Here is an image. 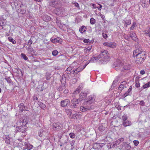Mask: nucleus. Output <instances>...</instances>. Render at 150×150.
Listing matches in <instances>:
<instances>
[{"label":"nucleus","instance_id":"2","mask_svg":"<svg viewBox=\"0 0 150 150\" xmlns=\"http://www.w3.org/2000/svg\"><path fill=\"white\" fill-rule=\"evenodd\" d=\"M81 101L80 99L73 98L71 100L70 107L75 112H78L79 110V105Z\"/></svg>","mask_w":150,"mask_h":150},{"label":"nucleus","instance_id":"24","mask_svg":"<svg viewBox=\"0 0 150 150\" xmlns=\"http://www.w3.org/2000/svg\"><path fill=\"white\" fill-rule=\"evenodd\" d=\"M124 139L123 138H121L117 140V142L119 144L122 142L123 141Z\"/></svg>","mask_w":150,"mask_h":150},{"label":"nucleus","instance_id":"43","mask_svg":"<svg viewBox=\"0 0 150 150\" xmlns=\"http://www.w3.org/2000/svg\"><path fill=\"white\" fill-rule=\"evenodd\" d=\"M133 142L134 143V145L135 146H137L139 143L138 141L137 140H134L133 141Z\"/></svg>","mask_w":150,"mask_h":150},{"label":"nucleus","instance_id":"4","mask_svg":"<svg viewBox=\"0 0 150 150\" xmlns=\"http://www.w3.org/2000/svg\"><path fill=\"white\" fill-rule=\"evenodd\" d=\"M100 55L102 56L103 58L105 59V61L108 60L110 58L109 53L107 50H104L100 54Z\"/></svg>","mask_w":150,"mask_h":150},{"label":"nucleus","instance_id":"1","mask_svg":"<svg viewBox=\"0 0 150 150\" xmlns=\"http://www.w3.org/2000/svg\"><path fill=\"white\" fill-rule=\"evenodd\" d=\"M145 55V52L140 47L134 51L133 56L136 57V62L137 64H140L143 63L146 58Z\"/></svg>","mask_w":150,"mask_h":150},{"label":"nucleus","instance_id":"6","mask_svg":"<svg viewBox=\"0 0 150 150\" xmlns=\"http://www.w3.org/2000/svg\"><path fill=\"white\" fill-rule=\"evenodd\" d=\"M95 100V98L93 96H89L88 97L87 99L86 100V103L87 104H91L93 103Z\"/></svg>","mask_w":150,"mask_h":150},{"label":"nucleus","instance_id":"34","mask_svg":"<svg viewBox=\"0 0 150 150\" xmlns=\"http://www.w3.org/2000/svg\"><path fill=\"white\" fill-rule=\"evenodd\" d=\"M122 118L123 122L126 121L127 120V117L126 115H124L122 116Z\"/></svg>","mask_w":150,"mask_h":150},{"label":"nucleus","instance_id":"9","mask_svg":"<svg viewBox=\"0 0 150 150\" xmlns=\"http://www.w3.org/2000/svg\"><path fill=\"white\" fill-rule=\"evenodd\" d=\"M70 100L68 99H66L65 100H62L61 102V105L62 107H66L67 105L70 103Z\"/></svg>","mask_w":150,"mask_h":150},{"label":"nucleus","instance_id":"64","mask_svg":"<svg viewBox=\"0 0 150 150\" xmlns=\"http://www.w3.org/2000/svg\"><path fill=\"white\" fill-rule=\"evenodd\" d=\"M92 6L94 8H96V5L95 4H93L92 5Z\"/></svg>","mask_w":150,"mask_h":150},{"label":"nucleus","instance_id":"19","mask_svg":"<svg viewBox=\"0 0 150 150\" xmlns=\"http://www.w3.org/2000/svg\"><path fill=\"white\" fill-rule=\"evenodd\" d=\"M125 23L124 25V26L125 27H126L127 25H129L131 23V20L130 19L127 20L125 21Z\"/></svg>","mask_w":150,"mask_h":150},{"label":"nucleus","instance_id":"15","mask_svg":"<svg viewBox=\"0 0 150 150\" xmlns=\"http://www.w3.org/2000/svg\"><path fill=\"white\" fill-rule=\"evenodd\" d=\"M132 87L131 86H130V88L128 89L127 91V92L125 93L123 96H124V97H126L128 95H129L130 94H131V91H132Z\"/></svg>","mask_w":150,"mask_h":150},{"label":"nucleus","instance_id":"48","mask_svg":"<svg viewBox=\"0 0 150 150\" xmlns=\"http://www.w3.org/2000/svg\"><path fill=\"white\" fill-rule=\"evenodd\" d=\"M102 36L103 38H104L105 39L107 38L108 37L107 35L104 33H102Z\"/></svg>","mask_w":150,"mask_h":150},{"label":"nucleus","instance_id":"3","mask_svg":"<svg viewBox=\"0 0 150 150\" xmlns=\"http://www.w3.org/2000/svg\"><path fill=\"white\" fill-rule=\"evenodd\" d=\"M122 64L121 61L119 59L117 60L114 63L115 68L116 71H118L121 68Z\"/></svg>","mask_w":150,"mask_h":150},{"label":"nucleus","instance_id":"33","mask_svg":"<svg viewBox=\"0 0 150 150\" xmlns=\"http://www.w3.org/2000/svg\"><path fill=\"white\" fill-rule=\"evenodd\" d=\"M145 33L147 35L150 37V28H149L148 30H146L144 31Z\"/></svg>","mask_w":150,"mask_h":150},{"label":"nucleus","instance_id":"62","mask_svg":"<svg viewBox=\"0 0 150 150\" xmlns=\"http://www.w3.org/2000/svg\"><path fill=\"white\" fill-rule=\"evenodd\" d=\"M86 65H84L83 67V68H82L81 69V71H82L86 67Z\"/></svg>","mask_w":150,"mask_h":150},{"label":"nucleus","instance_id":"44","mask_svg":"<svg viewBox=\"0 0 150 150\" xmlns=\"http://www.w3.org/2000/svg\"><path fill=\"white\" fill-rule=\"evenodd\" d=\"M27 50L29 51L30 52H32L33 51V48H32L30 47H28L27 48Z\"/></svg>","mask_w":150,"mask_h":150},{"label":"nucleus","instance_id":"21","mask_svg":"<svg viewBox=\"0 0 150 150\" xmlns=\"http://www.w3.org/2000/svg\"><path fill=\"white\" fill-rule=\"evenodd\" d=\"M8 39L10 42H12L13 44H16V41L14 40L11 37H8Z\"/></svg>","mask_w":150,"mask_h":150},{"label":"nucleus","instance_id":"27","mask_svg":"<svg viewBox=\"0 0 150 150\" xmlns=\"http://www.w3.org/2000/svg\"><path fill=\"white\" fill-rule=\"evenodd\" d=\"M97 58L98 57H93L91 58V61L92 62H95L98 60V59Z\"/></svg>","mask_w":150,"mask_h":150},{"label":"nucleus","instance_id":"53","mask_svg":"<svg viewBox=\"0 0 150 150\" xmlns=\"http://www.w3.org/2000/svg\"><path fill=\"white\" fill-rule=\"evenodd\" d=\"M44 87L43 86H41V88L40 87L38 88L39 91H42L43 90Z\"/></svg>","mask_w":150,"mask_h":150},{"label":"nucleus","instance_id":"26","mask_svg":"<svg viewBox=\"0 0 150 150\" xmlns=\"http://www.w3.org/2000/svg\"><path fill=\"white\" fill-rule=\"evenodd\" d=\"M119 145V144H118V143L117 142V141L115 142H114L112 144H111L110 145V146L112 147H115V146H117Z\"/></svg>","mask_w":150,"mask_h":150},{"label":"nucleus","instance_id":"28","mask_svg":"<svg viewBox=\"0 0 150 150\" xmlns=\"http://www.w3.org/2000/svg\"><path fill=\"white\" fill-rule=\"evenodd\" d=\"M124 145L126 147V149H127V150H129L131 148V146L128 144L124 143Z\"/></svg>","mask_w":150,"mask_h":150},{"label":"nucleus","instance_id":"31","mask_svg":"<svg viewBox=\"0 0 150 150\" xmlns=\"http://www.w3.org/2000/svg\"><path fill=\"white\" fill-rule=\"evenodd\" d=\"M58 52L56 50H55L52 51V54L54 56H56L58 54Z\"/></svg>","mask_w":150,"mask_h":150},{"label":"nucleus","instance_id":"56","mask_svg":"<svg viewBox=\"0 0 150 150\" xmlns=\"http://www.w3.org/2000/svg\"><path fill=\"white\" fill-rule=\"evenodd\" d=\"M98 57V59L99 60L100 58L103 57L102 56H100V54H99L97 57Z\"/></svg>","mask_w":150,"mask_h":150},{"label":"nucleus","instance_id":"5","mask_svg":"<svg viewBox=\"0 0 150 150\" xmlns=\"http://www.w3.org/2000/svg\"><path fill=\"white\" fill-rule=\"evenodd\" d=\"M59 122L54 123L53 125V128L54 130L59 131L62 128V126Z\"/></svg>","mask_w":150,"mask_h":150},{"label":"nucleus","instance_id":"40","mask_svg":"<svg viewBox=\"0 0 150 150\" xmlns=\"http://www.w3.org/2000/svg\"><path fill=\"white\" fill-rule=\"evenodd\" d=\"M72 69L71 67H69L67 69H66V71H69L70 72V73H67V74H69L70 73H71V72H70V71L72 70Z\"/></svg>","mask_w":150,"mask_h":150},{"label":"nucleus","instance_id":"54","mask_svg":"<svg viewBox=\"0 0 150 150\" xmlns=\"http://www.w3.org/2000/svg\"><path fill=\"white\" fill-rule=\"evenodd\" d=\"M140 73L142 75H143L145 73V72L144 70H141L140 72Z\"/></svg>","mask_w":150,"mask_h":150},{"label":"nucleus","instance_id":"61","mask_svg":"<svg viewBox=\"0 0 150 150\" xmlns=\"http://www.w3.org/2000/svg\"><path fill=\"white\" fill-rule=\"evenodd\" d=\"M25 10H23L22 11H21V13H25Z\"/></svg>","mask_w":150,"mask_h":150},{"label":"nucleus","instance_id":"37","mask_svg":"<svg viewBox=\"0 0 150 150\" xmlns=\"http://www.w3.org/2000/svg\"><path fill=\"white\" fill-rule=\"evenodd\" d=\"M21 55L22 56L23 58L25 60H27L28 59V58L26 57V55L23 53L21 54Z\"/></svg>","mask_w":150,"mask_h":150},{"label":"nucleus","instance_id":"16","mask_svg":"<svg viewBox=\"0 0 150 150\" xmlns=\"http://www.w3.org/2000/svg\"><path fill=\"white\" fill-rule=\"evenodd\" d=\"M4 139H5L6 143L7 144H9L10 143V141L9 139V137L8 136L5 135L3 137Z\"/></svg>","mask_w":150,"mask_h":150},{"label":"nucleus","instance_id":"14","mask_svg":"<svg viewBox=\"0 0 150 150\" xmlns=\"http://www.w3.org/2000/svg\"><path fill=\"white\" fill-rule=\"evenodd\" d=\"M129 37L134 41L136 40L137 38L136 34L134 33L132 31L130 32Z\"/></svg>","mask_w":150,"mask_h":150},{"label":"nucleus","instance_id":"8","mask_svg":"<svg viewBox=\"0 0 150 150\" xmlns=\"http://www.w3.org/2000/svg\"><path fill=\"white\" fill-rule=\"evenodd\" d=\"M103 45L105 46L112 48H114L116 47V44L115 42H106L103 43Z\"/></svg>","mask_w":150,"mask_h":150},{"label":"nucleus","instance_id":"13","mask_svg":"<svg viewBox=\"0 0 150 150\" xmlns=\"http://www.w3.org/2000/svg\"><path fill=\"white\" fill-rule=\"evenodd\" d=\"M87 95V93H86L81 92L80 94L79 97V99H81V101L83 98H85Z\"/></svg>","mask_w":150,"mask_h":150},{"label":"nucleus","instance_id":"51","mask_svg":"<svg viewBox=\"0 0 150 150\" xmlns=\"http://www.w3.org/2000/svg\"><path fill=\"white\" fill-rule=\"evenodd\" d=\"M40 107H41L42 108L44 109L45 108L46 106L45 105H44L43 103H42V104H40Z\"/></svg>","mask_w":150,"mask_h":150},{"label":"nucleus","instance_id":"45","mask_svg":"<svg viewBox=\"0 0 150 150\" xmlns=\"http://www.w3.org/2000/svg\"><path fill=\"white\" fill-rule=\"evenodd\" d=\"M4 23L2 21H0V25L3 28V26L4 25Z\"/></svg>","mask_w":150,"mask_h":150},{"label":"nucleus","instance_id":"25","mask_svg":"<svg viewBox=\"0 0 150 150\" xmlns=\"http://www.w3.org/2000/svg\"><path fill=\"white\" fill-rule=\"evenodd\" d=\"M119 145V144H118V143L117 142V141L115 142H114L112 144H111L110 145V146L112 147H115V146H117Z\"/></svg>","mask_w":150,"mask_h":150},{"label":"nucleus","instance_id":"50","mask_svg":"<svg viewBox=\"0 0 150 150\" xmlns=\"http://www.w3.org/2000/svg\"><path fill=\"white\" fill-rule=\"evenodd\" d=\"M74 6H75L77 7V8L79 7V5L77 3H76V2L74 3Z\"/></svg>","mask_w":150,"mask_h":150},{"label":"nucleus","instance_id":"55","mask_svg":"<svg viewBox=\"0 0 150 150\" xmlns=\"http://www.w3.org/2000/svg\"><path fill=\"white\" fill-rule=\"evenodd\" d=\"M127 83L126 81H124L122 82L121 83V85H123L124 86H125V85H126Z\"/></svg>","mask_w":150,"mask_h":150},{"label":"nucleus","instance_id":"11","mask_svg":"<svg viewBox=\"0 0 150 150\" xmlns=\"http://www.w3.org/2000/svg\"><path fill=\"white\" fill-rule=\"evenodd\" d=\"M51 41L53 43H61L62 42V39L59 38H57L54 39L51 38Z\"/></svg>","mask_w":150,"mask_h":150},{"label":"nucleus","instance_id":"39","mask_svg":"<svg viewBox=\"0 0 150 150\" xmlns=\"http://www.w3.org/2000/svg\"><path fill=\"white\" fill-rule=\"evenodd\" d=\"M125 87V86L123 85H121L119 87V89L121 91H122L124 88Z\"/></svg>","mask_w":150,"mask_h":150},{"label":"nucleus","instance_id":"30","mask_svg":"<svg viewBox=\"0 0 150 150\" xmlns=\"http://www.w3.org/2000/svg\"><path fill=\"white\" fill-rule=\"evenodd\" d=\"M91 46L85 49V52L86 53L88 52L91 50Z\"/></svg>","mask_w":150,"mask_h":150},{"label":"nucleus","instance_id":"17","mask_svg":"<svg viewBox=\"0 0 150 150\" xmlns=\"http://www.w3.org/2000/svg\"><path fill=\"white\" fill-rule=\"evenodd\" d=\"M123 124L124 126L126 127L131 125V122L127 120L126 121L123 122Z\"/></svg>","mask_w":150,"mask_h":150},{"label":"nucleus","instance_id":"18","mask_svg":"<svg viewBox=\"0 0 150 150\" xmlns=\"http://www.w3.org/2000/svg\"><path fill=\"white\" fill-rule=\"evenodd\" d=\"M130 67H131L130 65H125L123 66V68L122 69V70H121V71H123V69L125 70H129L130 69Z\"/></svg>","mask_w":150,"mask_h":150},{"label":"nucleus","instance_id":"29","mask_svg":"<svg viewBox=\"0 0 150 150\" xmlns=\"http://www.w3.org/2000/svg\"><path fill=\"white\" fill-rule=\"evenodd\" d=\"M136 23L135 22H133L132 24V25L131 26L130 29L131 30H133L134 29V27L136 26Z\"/></svg>","mask_w":150,"mask_h":150},{"label":"nucleus","instance_id":"58","mask_svg":"<svg viewBox=\"0 0 150 150\" xmlns=\"http://www.w3.org/2000/svg\"><path fill=\"white\" fill-rule=\"evenodd\" d=\"M23 105H24V104L23 103H21L20 104V105H18V107H24L23 106Z\"/></svg>","mask_w":150,"mask_h":150},{"label":"nucleus","instance_id":"59","mask_svg":"<svg viewBox=\"0 0 150 150\" xmlns=\"http://www.w3.org/2000/svg\"><path fill=\"white\" fill-rule=\"evenodd\" d=\"M142 6L144 8H146V4H145L144 3L143 4H142Z\"/></svg>","mask_w":150,"mask_h":150},{"label":"nucleus","instance_id":"57","mask_svg":"<svg viewBox=\"0 0 150 150\" xmlns=\"http://www.w3.org/2000/svg\"><path fill=\"white\" fill-rule=\"evenodd\" d=\"M140 84L139 83H137L136 84V86L137 87V88H138L140 86Z\"/></svg>","mask_w":150,"mask_h":150},{"label":"nucleus","instance_id":"63","mask_svg":"<svg viewBox=\"0 0 150 150\" xmlns=\"http://www.w3.org/2000/svg\"><path fill=\"white\" fill-rule=\"evenodd\" d=\"M99 5L100 6V8H98V9L99 10H101V9H100V8H102V6L100 4H99Z\"/></svg>","mask_w":150,"mask_h":150},{"label":"nucleus","instance_id":"35","mask_svg":"<svg viewBox=\"0 0 150 150\" xmlns=\"http://www.w3.org/2000/svg\"><path fill=\"white\" fill-rule=\"evenodd\" d=\"M80 91L79 89V88H78L76 89V90L74 92V94H78L80 92Z\"/></svg>","mask_w":150,"mask_h":150},{"label":"nucleus","instance_id":"41","mask_svg":"<svg viewBox=\"0 0 150 150\" xmlns=\"http://www.w3.org/2000/svg\"><path fill=\"white\" fill-rule=\"evenodd\" d=\"M66 80L65 76L64 75H63L62 76V79L60 80V81L62 83V81H65Z\"/></svg>","mask_w":150,"mask_h":150},{"label":"nucleus","instance_id":"52","mask_svg":"<svg viewBox=\"0 0 150 150\" xmlns=\"http://www.w3.org/2000/svg\"><path fill=\"white\" fill-rule=\"evenodd\" d=\"M78 70H79V68H77L75 70V71H76V72H75V73L76 74H77L78 72L80 71L79 70V71H78Z\"/></svg>","mask_w":150,"mask_h":150},{"label":"nucleus","instance_id":"47","mask_svg":"<svg viewBox=\"0 0 150 150\" xmlns=\"http://www.w3.org/2000/svg\"><path fill=\"white\" fill-rule=\"evenodd\" d=\"M19 108H20V110L21 112H22L25 109V108L24 107H20Z\"/></svg>","mask_w":150,"mask_h":150},{"label":"nucleus","instance_id":"46","mask_svg":"<svg viewBox=\"0 0 150 150\" xmlns=\"http://www.w3.org/2000/svg\"><path fill=\"white\" fill-rule=\"evenodd\" d=\"M144 101L143 100H141L140 101L139 103V104L140 105L143 106L144 105Z\"/></svg>","mask_w":150,"mask_h":150},{"label":"nucleus","instance_id":"42","mask_svg":"<svg viewBox=\"0 0 150 150\" xmlns=\"http://www.w3.org/2000/svg\"><path fill=\"white\" fill-rule=\"evenodd\" d=\"M32 41L30 39L28 42V45L29 46V47H30L31 45L32 44Z\"/></svg>","mask_w":150,"mask_h":150},{"label":"nucleus","instance_id":"36","mask_svg":"<svg viewBox=\"0 0 150 150\" xmlns=\"http://www.w3.org/2000/svg\"><path fill=\"white\" fill-rule=\"evenodd\" d=\"M5 79L8 83H11V79L9 77H5Z\"/></svg>","mask_w":150,"mask_h":150},{"label":"nucleus","instance_id":"22","mask_svg":"<svg viewBox=\"0 0 150 150\" xmlns=\"http://www.w3.org/2000/svg\"><path fill=\"white\" fill-rule=\"evenodd\" d=\"M86 31V28L84 26H82L79 29V31L81 33H83V32H84Z\"/></svg>","mask_w":150,"mask_h":150},{"label":"nucleus","instance_id":"12","mask_svg":"<svg viewBox=\"0 0 150 150\" xmlns=\"http://www.w3.org/2000/svg\"><path fill=\"white\" fill-rule=\"evenodd\" d=\"M24 144L25 148L28 150H30L33 147V146L29 143L25 142Z\"/></svg>","mask_w":150,"mask_h":150},{"label":"nucleus","instance_id":"49","mask_svg":"<svg viewBox=\"0 0 150 150\" xmlns=\"http://www.w3.org/2000/svg\"><path fill=\"white\" fill-rule=\"evenodd\" d=\"M83 41L85 43H88L89 42V40L88 39H84Z\"/></svg>","mask_w":150,"mask_h":150},{"label":"nucleus","instance_id":"20","mask_svg":"<svg viewBox=\"0 0 150 150\" xmlns=\"http://www.w3.org/2000/svg\"><path fill=\"white\" fill-rule=\"evenodd\" d=\"M65 111L66 113L70 116L71 115L72 113V110L71 109H65Z\"/></svg>","mask_w":150,"mask_h":150},{"label":"nucleus","instance_id":"7","mask_svg":"<svg viewBox=\"0 0 150 150\" xmlns=\"http://www.w3.org/2000/svg\"><path fill=\"white\" fill-rule=\"evenodd\" d=\"M92 109V106L91 105L87 107L81 106L80 108V110L82 112H85Z\"/></svg>","mask_w":150,"mask_h":150},{"label":"nucleus","instance_id":"23","mask_svg":"<svg viewBox=\"0 0 150 150\" xmlns=\"http://www.w3.org/2000/svg\"><path fill=\"white\" fill-rule=\"evenodd\" d=\"M150 86V82H148L143 86L144 88H145Z\"/></svg>","mask_w":150,"mask_h":150},{"label":"nucleus","instance_id":"38","mask_svg":"<svg viewBox=\"0 0 150 150\" xmlns=\"http://www.w3.org/2000/svg\"><path fill=\"white\" fill-rule=\"evenodd\" d=\"M69 136L71 138H74L75 137V134L72 132L69 134Z\"/></svg>","mask_w":150,"mask_h":150},{"label":"nucleus","instance_id":"60","mask_svg":"<svg viewBox=\"0 0 150 150\" xmlns=\"http://www.w3.org/2000/svg\"><path fill=\"white\" fill-rule=\"evenodd\" d=\"M34 99L35 100H37L38 99V98L36 96H35L34 97Z\"/></svg>","mask_w":150,"mask_h":150},{"label":"nucleus","instance_id":"32","mask_svg":"<svg viewBox=\"0 0 150 150\" xmlns=\"http://www.w3.org/2000/svg\"><path fill=\"white\" fill-rule=\"evenodd\" d=\"M90 22L91 24H93L95 23L96 20L93 18H91L90 20Z\"/></svg>","mask_w":150,"mask_h":150},{"label":"nucleus","instance_id":"10","mask_svg":"<svg viewBox=\"0 0 150 150\" xmlns=\"http://www.w3.org/2000/svg\"><path fill=\"white\" fill-rule=\"evenodd\" d=\"M103 144H104V143H95L93 144V147L95 149H99L102 147Z\"/></svg>","mask_w":150,"mask_h":150}]
</instances>
